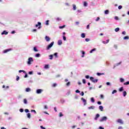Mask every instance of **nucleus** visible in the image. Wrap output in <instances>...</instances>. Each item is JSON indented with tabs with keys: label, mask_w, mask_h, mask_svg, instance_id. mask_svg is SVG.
I'll list each match as a JSON object with an SVG mask.
<instances>
[{
	"label": "nucleus",
	"mask_w": 129,
	"mask_h": 129,
	"mask_svg": "<svg viewBox=\"0 0 129 129\" xmlns=\"http://www.w3.org/2000/svg\"><path fill=\"white\" fill-rule=\"evenodd\" d=\"M53 45H54V41H52L50 44H49L46 47V50H50L52 47H53Z\"/></svg>",
	"instance_id": "nucleus-1"
},
{
	"label": "nucleus",
	"mask_w": 129,
	"mask_h": 129,
	"mask_svg": "<svg viewBox=\"0 0 129 129\" xmlns=\"http://www.w3.org/2000/svg\"><path fill=\"white\" fill-rule=\"evenodd\" d=\"M90 79L91 81H92V82H93L94 83H97V81H98V80L95 79H94V78H93L92 77H91L90 78Z\"/></svg>",
	"instance_id": "nucleus-2"
},
{
	"label": "nucleus",
	"mask_w": 129,
	"mask_h": 129,
	"mask_svg": "<svg viewBox=\"0 0 129 129\" xmlns=\"http://www.w3.org/2000/svg\"><path fill=\"white\" fill-rule=\"evenodd\" d=\"M33 61H34V60L33 59V58L32 57H29L28 58V60L27 61V64L28 65H31V64H32L31 62H33Z\"/></svg>",
	"instance_id": "nucleus-3"
},
{
	"label": "nucleus",
	"mask_w": 129,
	"mask_h": 129,
	"mask_svg": "<svg viewBox=\"0 0 129 129\" xmlns=\"http://www.w3.org/2000/svg\"><path fill=\"white\" fill-rule=\"evenodd\" d=\"M106 119H107V117H106V116H104L101 118V119L100 120V121L101 122L104 121L106 120Z\"/></svg>",
	"instance_id": "nucleus-4"
},
{
	"label": "nucleus",
	"mask_w": 129,
	"mask_h": 129,
	"mask_svg": "<svg viewBox=\"0 0 129 129\" xmlns=\"http://www.w3.org/2000/svg\"><path fill=\"white\" fill-rule=\"evenodd\" d=\"M45 39L46 42H49L50 40H51V38H50L48 36H46Z\"/></svg>",
	"instance_id": "nucleus-5"
},
{
	"label": "nucleus",
	"mask_w": 129,
	"mask_h": 129,
	"mask_svg": "<svg viewBox=\"0 0 129 129\" xmlns=\"http://www.w3.org/2000/svg\"><path fill=\"white\" fill-rule=\"evenodd\" d=\"M42 91H43V90L42 89H37L36 91V93L37 94H40V93H42Z\"/></svg>",
	"instance_id": "nucleus-6"
},
{
	"label": "nucleus",
	"mask_w": 129,
	"mask_h": 129,
	"mask_svg": "<svg viewBox=\"0 0 129 129\" xmlns=\"http://www.w3.org/2000/svg\"><path fill=\"white\" fill-rule=\"evenodd\" d=\"M81 100H82L84 105H86V103H87L86 100H85V99H84L83 98H82Z\"/></svg>",
	"instance_id": "nucleus-7"
},
{
	"label": "nucleus",
	"mask_w": 129,
	"mask_h": 129,
	"mask_svg": "<svg viewBox=\"0 0 129 129\" xmlns=\"http://www.w3.org/2000/svg\"><path fill=\"white\" fill-rule=\"evenodd\" d=\"M12 50H13V49H12L11 48L8 49H5L3 53H8V52H10V51H12Z\"/></svg>",
	"instance_id": "nucleus-8"
},
{
	"label": "nucleus",
	"mask_w": 129,
	"mask_h": 129,
	"mask_svg": "<svg viewBox=\"0 0 129 129\" xmlns=\"http://www.w3.org/2000/svg\"><path fill=\"white\" fill-rule=\"evenodd\" d=\"M9 32H8L7 31L4 30L2 33V35H8Z\"/></svg>",
	"instance_id": "nucleus-9"
},
{
	"label": "nucleus",
	"mask_w": 129,
	"mask_h": 129,
	"mask_svg": "<svg viewBox=\"0 0 129 129\" xmlns=\"http://www.w3.org/2000/svg\"><path fill=\"white\" fill-rule=\"evenodd\" d=\"M99 116H100L99 114H97L96 115V117H95V120H97V119H98V117H99Z\"/></svg>",
	"instance_id": "nucleus-10"
},
{
	"label": "nucleus",
	"mask_w": 129,
	"mask_h": 129,
	"mask_svg": "<svg viewBox=\"0 0 129 129\" xmlns=\"http://www.w3.org/2000/svg\"><path fill=\"white\" fill-rule=\"evenodd\" d=\"M88 109H94V108H95V107L94 106H91L90 107H89Z\"/></svg>",
	"instance_id": "nucleus-11"
},
{
	"label": "nucleus",
	"mask_w": 129,
	"mask_h": 129,
	"mask_svg": "<svg viewBox=\"0 0 129 129\" xmlns=\"http://www.w3.org/2000/svg\"><path fill=\"white\" fill-rule=\"evenodd\" d=\"M30 91H31V89L30 88H27L26 89V92H30Z\"/></svg>",
	"instance_id": "nucleus-12"
},
{
	"label": "nucleus",
	"mask_w": 129,
	"mask_h": 129,
	"mask_svg": "<svg viewBox=\"0 0 129 129\" xmlns=\"http://www.w3.org/2000/svg\"><path fill=\"white\" fill-rule=\"evenodd\" d=\"M99 108L101 111H103V107L102 106H100Z\"/></svg>",
	"instance_id": "nucleus-13"
},
{
	"label": "nucleus",
	"mask_w": 129,
	"mask_h": 129,
	"mask_svg": "<svg viewBox=\"0 0 129 129\" xmlns=\"http://www.w3.org/2000/svg\"><path fill=\"white\" fill-rule=\"evenodd\" d=\"M126 94H127L126 91L123 92V96H124V97H125V96H126Z\"/></svg>",
	"instance_id": "nucleus-14"
},
{
	"label": "nucleus",
	"mask_w": 129,
	"mask_h": 129,
	"mask_svg": "<svg viewBox=\"0 0 129 129\" xmlns=\"http://www.w3.org/2000/svg\"><path fill=\"white\" fill-rule=\"evenodd\" d=\"M117 122H119V123H121V124L123 123L122 120H121V119H118L117 120Z\"/></svg>",
	"instance_id": "nucleus-15"
},
{
	"label": "nucleus",
	"mask_w": 129,
	"mask_h": 129,
	"mask_svg": "<svg viewBox=\"0 0 129 129\" xmlns=\"http://www.w3.org/2000/svg\"><path fill=\"white\" fill-rule=\"evenodd\" d=\"M62 44V40H59L58 41V45H61Z\"/></svg>",
	"instance_id": "nucleus-16"
},
{
	"label": "nucleus",
	"mask_w": 129,
	"mask_h": 129,
	"mask_svg": "<svg viewBox=\"0 0 129 129\" xmlns=\"http://www.w3.org/2000/svg\"><path fill=\"white\" fill-rule=\"evenodd\" d=\"M41 22H38V24H36L35 27H36V28H37V27H39V26H41Z\"/></svg>",
	"instance_id": "nucleus-17"
},
{
	"label": "nucleus",
	"mask_w": 129,
	"mask_h": 129,
	"mask_svg": "<svg viewBox=\"0 0 129 129\" xmlns=\"http://www.w3.org/2000/svg\"><path fill=\"white\" fill-rule=\"evenodd\" d=\"M73 10H74V11H76V5H73Z\"/></svg>",
	"instance_id": "nucleus-18"
},
{
	"label": "nucleus",
	"mask_w": 129,
	"mask_h": 129,
	"mask_svg": "<svg viewBox=\"0 0 129 129\" xmlns=\"http://www.w3.org/2000/svg\"><path fill=\"white\" fill-rule=\"evenodd\" d=\"M91 101H92V102L93 103H94V102H95V100H94V98L93 97H92V98H91Z\"/></svg>",
	"instance_id": "nucleus-19"
},
{
	"label": "nucleus",
	"mask_w": 129,
	"mask_h": 129,
	"mask_svg": "<svg viewBox=\"0 0 129 129\" xmlns=\"http://www.w3.org/2000/svg\"><path fill=\"white\" fill-rule=\"evenodd\" d=\"M24 103H25V104H27V103H28V101H27V99H24Z\"/></svg>",
	"instance_id": "nucleus-20"
},
{
	"label": "nucleus",
	"mask_w": 129,
	"mask_h": 129,
	"mask_svg": "<svg viewBox=\"0 0 129 129\" xmlns=\"http://www.w3.org/2000/svg\"><path fill=\"white\" fill-rule=\"evenodd\" d=\"M49 57L50 60H52V59H53V55L50 54L49 55Z\"/></svg>",
	"instance_id": "nucleus-21"
},
{
	"label": "nucleus",
	"mask_w": 129,
	"mask_h": 129,
	"mask_svg": "<svg viewBox=\"0 0 129 129\" xmlns=\"http://www.w3.org/2000/svg\"><path fill=\"white\" fill-rule=\"evenodd\" d=\"M81 37L82 38H85V33H82Z\"/></svg>",
	"instance_id": "nucleus-22"
},
{
	"label": "nucleus",
	"mask_w": 129,
	"mask_h": 129,
	"mask_svg": "<svg viewBox=\"0 0 129 129\" xmlns=\"http://www.w3.org/2000/svg\"><path fill=\"white\" fill-rule=\"evenodd\" d=\"M65 27H66V25H63V26H59V29H64V28H65Z\"/></svg>",
	"instance_id": "nucleus-23"
},
{
	"label": "nucleus",
	"mask_w": 129,
	"mask_h": 129,
	"mask_svg": "<svg viewBox=\"0 0 129 129\" xmlns=\"http://www.w3.org/2000/svg\"><path fill=\"white\" fill-rule=\"evenodd\" d=\"M27 117L31 118V114L30 113H27Z\"/></svg>",
	"instance_id": "nucleus-24"
},
{
	"label": "nucleus",
	"mask_w": 129,
	"mask_h": 129,
	"mask_svg": "<svg viewBox=\"0 0 129 129\" xmlns=\"http://www.w3.org/2000/svg\"><path fill=\"white\" fill-rule=\"evenodd\" d=\"M109 13V11L108 10H106L105 11V15H108Z\"/></svg>",
	"instance_id": "nucleus-25"
},
{
	"label": "nucleus",
	"mask_w": 129,
	"mask_h": 129,
	"mask_svg": "<svg viewBox=\"0 0 129 129\" xmlns=\"http://www.w3.org/2000/svg\"><path fill=\"white\" fill-rule=\"evenodd\" d=\"M123 91V87H121L119 89V91H120V92H121V91Z\"/></svg>",
	"instance_id": "nucleus-26"
},
{
	"label": "nucleus",
	"mask_w": 129,
	"mask_h": 129,
	"mask_svg": "<svg viewBox=\"0 0 129 129\" xmlns=\"http://www.w3.org/2000/svg\"><path fill=\"white\" fill-rule=\"evenodd\" d=\"M44 68H45V69H49V65H48V64H45V67H44Z\"/></svg>",
	"instance_id": "nucleus-27"
},
{
	"label": "nucleus",
	"mask_w": 129,
	"mask_h": 129,
	"mask_svg": "<svg viewBox=\"0 0 129 129\" xmlns=\"http://www.w3.org/2000/svg\"><path fill=\"white\" fill-rule=\"evenodd\" d=\"M116 92H117V91L114 90L112 92V94H114V93H116Z\"/></svg>",
	"instance_id": "nucleus-28"
},
{
	"label": "nucleus",
	"mask_w": 129,
	"mask_h": 129,
	"mask_svg": "<svg viewBox=\"0 0 129 129\" xmlns=\"http://www.w3.org/2000/svg\"><path fill=\"white\" fill-rule=\"evenodd\" d=\"M57 22H59V21H61V18L58 17L56 19Z\"/></svg>",
	"instance_id": "nucleus-29"
},
{
	"label": "nucleus",
	"mask_w": 129,
	"mask_h": 129,
	"mask_svg": "<svg viewBox=\"0 0 129 129\" xmlns=\"http://www.w3.org/2000/svg\"><path fill=\"white\" fill-rule=\"evenodd\" d=\"M52 86V87H56V86H57V84L56 83L53 84Z\"/></svg>",
	"instance_id": "nucleus-30"
},
{
	"label": "nucleus",
	"mask_w": 129,
	"mask_h": 129,
	"mask_svg": "<svg viewBox=\"0 0 129 129\" xmlns=\"http://www.w3.org/2000/svg\"><path fill=\"white\" fill-rule=\"evenodd\" d=\"M129 37L128 36H125L124 37V40H128Z\"/></svg>",
	"instance_id": "nucleus-31"
},
{
	"label": "nucleus",
	"mask_w": 129,
	"mask_h": 129,
	"mask_svg": "<svg viewBox=\"0 0 129 129\" xmlns=\"http://www.w3.org/2000/svg\"><path fill=\"white\" fill-rule=\"evenodd\" d=\"M124 85H128L129 84V81L127 82H125V83H124Z\"/></svg>",
	"instance_id": "nucleus-32"
},
{
	"label": "nucleus",
	"mask_w": 129,
	"mask_h": 129,
	"mask_svg": "<svg viewBox=\"0 0 129 129\" xmlns=\"http://www.w3.org/2000/svg\"><path fill=\"white\" fill-rule=\"evenodd\" d=\"M119 31V28H116L115 29V31L118 32Z\"/></svg>",
	"instance_id": "nucleus-33"
},
{
	"label": "nucleus",
	"mask_w": 129,
	"mask_h": 129,
	"mask_svg": "<svg viewBox=\"0 0 129 129\" xmlns=\"http://www.w3.org/2000/svg\"><path fill=\"white\" fill-rule=\"evenodd\" d=\"M82 81L84 84H85V83H86V80L85 79H83Z\"/></svg>",
	"instance_id": "nucleus-34"
},
{
	"label": "nucleus",
	"mask_w": 129,
	"mask_h": 129,
	"mask_svg": "<svg viewBox=\"0 0 129 129\" xmlns=\"http://www.w3.org/2000/svg\"><path fill=\"white\" fill-rule=\"evenodd\" d=\"M34 51H35V52H38V49H37V48H36V47H34Z\"/></svg>",
	"instance_id": "nucleus-35"
},
{
	"label": "nucleus",
	"mask_w": 129,
	"mask_h": 129,
	"mask_svg": "<svg viewBox=\"0 0 129 129\" xmlns=\"http://www.w3.org/2000/svg\"><path fill=\"white\" fill-rule=\"evenodd\" d=\"M118 10H121L122 9V6H119L118 7Z\"/></svg>",
	"instance_id": "nucleus-36"
},
{
	"label": "nucleus",
	"mask_w": 129,
	"mask_h": 129,
	"mask_svg": "<svg viewBox=\"0 0 129 129\" xmlns=\"http://www.w3.org/2000/svg\"><path fill=\"white\" fill-rule=\"evenodd\" d=\"M63 116V114H62V112L59 113V117H62Z\"/></svg>",
	"instance_id": "nucleus-37"
},
{
	"label": "nucleus",
	"mask_w": 129,
	"mask_h": 129,
	"mask_svg": "<svg viewBox=\"0 0 129 129\" xmlns=\"http://www.w3.org/2000/svg\"><path fill=\"white\" fill-rule=\"evenodd\" d=\"M54 55L55 56V57H58V53L57 52H55L54 54Z\"/></svg>",
	"instance_id": "nucleus-38"
},
{
	"label": "nucleus",
	"mask_w": 129,
	"mask_h": 129,
	"mask_svg": "<svg viewBox=\"0 0 129 129\" xmlns=\"http://www.w3.org/2000/svg\"><path fill=\"white\" fill-rule=\"evenodd\" d=\"M87 5H88L87 3L84 2V6L85 7H87Z\"/></svg>",
	"instance_id": "nucleus-39"
},
{
	"label": "nucleus",
	"mask_w": 129,
	"mask_h": 129,
	"mask_svg": "<svg viewBox=\"0 0 129 129\" xmlns=\"http://www.w3.org/2000/svg\"><path fill=\"white\" fill-rule=\"evenodd\" d=\"M103 75V74H101V73H98L97 74V75H98V76H100V75Z\"/></svg>",
	"instance_id": "nucleus-40"
},
{
	"label": "nucleus",
	"mask_w": 129,
	"mask_h": 129,
	"mask_svg": "<svg viewBox=\"0 0 129 129\" xmlns=\"http://www.w3.org/2000/svg\"><path fill=\"white\" fill-rule=\"evenodd\" d=\"M35 56L37 57V58H38V57H40V54H39V53L36 54Z\"/></svg>",
	"instance_id": "nucleus-41"
},
{
	"label": "nucleus",
	"mask_w": 129,
	"mask_h": 129,
	"mask_svg": "<svg viewBox=\"0 0 129 129\" xmlns=\"http://www.w3.org/2000/svg\"><path fill=\"white\" fill-rule=\"evenodd\" d=\"M66 85L67 86H70V82H68Z\"/></svg>",
	"instance_id": "nucleus-42"
},
{
	"label": "nucleus",
	"mask_w": 129,
	"mask_h": 129,
	"mask_svg": "<svg viewBox=\"0 0 129 129\" xmlns=\"http://www.w3.org/2000/svg\"><path fill=\"white\" fill-rule=\"evenodd\" d=\"M31 112H34V113H37V112H36V110H31Z\"/></svg>",
	"instance_id": "nucleus-43"
},
{
	"label": "nucleus",
	"mask_w": 129,
	"mask_h": 129,
	"mask_svg": "<svg viewBox=\"0 0 129 129\" xmlns=\"http://www.w3.org/2000/svg\"><path fill=\"white\" fill-rule=\"evenodd\" d=\"M46 25L47 26H48V25H49V20H47V21H46Z\"/></svg>",
	"instance_id": "nucleus-44"
},
{
	"label": "nucleus",
	"mask_w": 129,
	"mask_h": 129,
	"mask_svg": "<svg viewBox=\"0 0 129 129\" xmlns=\"http://www.w3.org/2000/svg\"><path fill=\"white\" fill-rule=\"evenodd\" d=\"M94 51H95V49H93L90 51V53H93V52Z\"/></svg>",
	"instance_id": "nucleus-45"
},
{
	"label": "nucleus",
	"mask_w": 129,
	"mask_h": 129,
	"mask_svg": "<svg viewBox=\"0 0 129 129\" xmlns=\"http://www.w3.org/2000/svg\"><path fill=\"white\" fill-rule=\"evenodd\" d=\"M20 112H24V109L21 108V109H20Z\"/></svg>",
	"instance_id": "nucleus-46"
},
{
	"label": "nucleus",
	"mask_w": 129,
	"mask_h": 129,
	"mask_svg": "<svg viewBox=\"0 0 129 129\" xmlns=\"http://www.w3.org/2000/svg\"><path fill=\"white\" fill-rule=\"evenodd\" d=\"M85 41L86 42H89V41H90V40L89 38H86Z\"/></svg>",
	"instance_id": "nucleus-47"
},
{
	"label": "nucleus",
	"mask_w": 129,
	"mask_h": 129,
	"mask_svg": "<svg viewBox=\"0 0 129 129\" xmlns=\"http://www.w3.org/2000/svg\"><path fill=\"white\" fill-rule=\"evenodd\" d=\"M16 80L17 81H19V80H20V77L17 76V78H16Z\"/></svg>",
	"instance_id": "nucleus-48"
},
{
	"label": "nucleus",
	"mask_w": 129,
	"mask_h": 129,
	"mask_svg": "<svg viewBox=\"0 0 129 129\" xmlns=\"http://www.w3.org/2000/svg\"><path fill=\"white\" fill-rule=\"evenodd\" d=\"M106 66H108V65H109V62L106 61Z\"/></svg>",
	"instance_id": "nucleus-49"
},
{
	"label": "nucleus",
	"mask_w": 129,
	"mask_h": 129,
	"mask_svg": "<svg viewBox=\"0 0 129 129\" xmlns=\"http://www.w3.org/2000/svg\"><path fill=\"white\" fill-rule=\"evenodd\" d=\"M120 82H123V81H124V80H123V79L121 78L120 80Z\"/></svg>",
	"instance_id": "nucleus-50"
},
{
	"label": "nucleus",
	"mask_w": 129,
	"mask_h": 129,
	"mask_svg": "<svg viewBox=\"0 0 129 129\" xmlns=\"http://www.w3.org/2000/svg\"><path fill=\"white\" fill-rule=\"evenodd\" d=\"M85 54V52L82 51V54H83V55L82 56V57H84Z\"/></svg>",
	"instance_id": "nucleus-51"
},
{
	"label": "nucleus",
	"mask_w": 129,
	"mask_h": 129,
	"mask_svg": "<svg viewBox=\"0 0 129 129\" xmlns=\"http://www.w3.org/2000/svg\"><path fill=\"white\" fill-rule=\"evenodd\" d=\"M114 19H115V20H116L117 21H118V17H117V16L115 17Z\"/></svg>",
	"instance_id": "nucleus-52"
},
{
	"label": "nucleus",
	"mask_w": 129,
	"mask_h": 129,
	"mask_svg": "<svg viewBox=\"0 0 129 129\" xmlns=\"http://www.w3.org/2000/svg\"><path fill=\"white\" fill-rule=\"evenodd\" d=\"M63 39L64 41H66V37L65 36H63Z\"/></svg>",
	"instance_id": "nucleus-53"
},
{
	"label": "nucleus",
	"mask_w": 129,
	"mask_h": 129,
	"mask_svg": "<svg viewBox=\"0 0 129 129\" xmlns=\"http://www.w3.org/2000/svg\"><path fill=\"white\" fill-rule=\"evenodd\" d=\"M76 93H80V91L79 90H77L76 91Z\"/></svg>",
	"instance_id": "nucleus-54"
},
{
	"label": "nucleus",
	"mask_w": 129,
	"mask_h": 129,
	"mask_svg": "<svg viewBox=\"0 0 129 129\" xmlns=\"http://www.w3.org/2000/svg\"><path fill=\"white\" fill-rule=\"evenodd\" d=\"M100 18L99 17L97 18V19H96V22H98V20H100Z\"/></svg>",
	"instance_id": "nucleus-55"
},
{
	"label": "nucleus",
	"mask_w": 129,
	"mask_h": 129,
	"mask_svg": "<svg viewBox=\"0 0 129 129\" xmlns=\"http://www.w3.org/2000/svg\"><path fill=\"white\" fill-rule=\"evenodd\" d=\"M81 95H82V96H83V95H84V92H82L81 93Z\"/></svg>",
	"instance_id": "nucleus-56"
},
{
	"label": "nucleus",
	"mask_w": 129,
	"mask_h": 129,
	"mask_svg": "<svg viewBox=\"0 0 129 129\" xmlns=\"http://www.w3.org/2000/svg\"><path fill=\"white\" fill-rule=\"evenodd\" d=\"M25 112H29V109H26L25 110Z\"/></svg>",
	"instance_id": "nucleus-57"
},
{
	"label": "nucleus",
	"mask_w": 129,
	"mask_h": 129,
	"mask_svg": "<svg viewBox=\"0 0 129 129\" xmlns=\"http://www.w3.org/2000/svg\"><path fill=\"white\" fill-rule=\"evenodd\" d=\"M85 77H86V78L87 79H89V76H88V75L86 76Z\"/></svg>",
	"instance_id": "nucleus-58"
},
{
	"label": "nucleus",
	"mask_w": 129,
	"mask_h": 129,
	"mask_svg": "<svg viewBox=\"0 0 129 129\" xmlns=\"http://www.w3.org/2000/svg\"><path fill=\"white\" fill-rule=\"evenodd\" d=\"M40 127L41 129H46V128H45V127H43V126H40Z\"/></svg>",
	"instance_id": "nucleus-59"
},
{
	"label": "nucleus",
	"mask_w": 129,
	"mask_h": 129,
	"mask_svg": "<svg viewBox=\"0 0 129 129\" xmlns=\"http://www.w3.org/2000/svg\"><path fill=\"white\" fill-rule=\"evenodd\" d=\"M29 74H30V75H31L32 74H33V72H29Z\"/></svg>",
	"instance_id": "nucleus-60"
},
{
	"label": "nucleus",
	"mask_w": 129,
	"mask_h": 129,
	"mask_svg": "<svg viewBox=\"0 0 129 129\" xmlns=\"http://www.w3.org/2000/svg\"><path fill=\"white\" fill-rule=\"evenodd\" d=\"M118 129H123V128H122V126H119Z\"/></svg>",
	"instance_id": "nucleus-61"
},
{
	"label": "nucleus",
	"mask_w": 129,
	"mask_h": 129,
	"mask_svg": "<svg viewBox=\"0 0 129 129\" xmlns=\"http://www.w3.org/2000/svg\"><path fill=\"white\" fill-rule=\"evenodd\" d=\"M106 84H107V85H110V83H109V82H107V83H106Z\"/></svg>",
	"instance_id": "nucleus-62"
},
{
	"label": "nucleus",
	"mask_w": 129,
	"mask_h": 129,
	"mask_svg": "<svg viewBox=\"0 0 129 129\" xmlns=\"http://www.w3.org/2000/svg\"><path fill=\"white\" fill-rule=\"evenodd\" d=\"M99 129H104V128L102 127V126H99Z\"/></svg>",
	"instance_id": "nucleus-63"
},
{
	"label": "nucleus",
	"mask_w": 129,
	"mask_h": 129,
	"mask_svg": "<svg viewBox=\"0 0 129 129\" xmlns=\"http://www.w3.org/2000/svg\"><path fill=\"white\" fill-rule=\"evenodd\" d=\"M100 97H101V98H103V97H104L103 95H101Z\"/></svg>",
	"instance_id": "nucleus-64"
}]
</instances>
